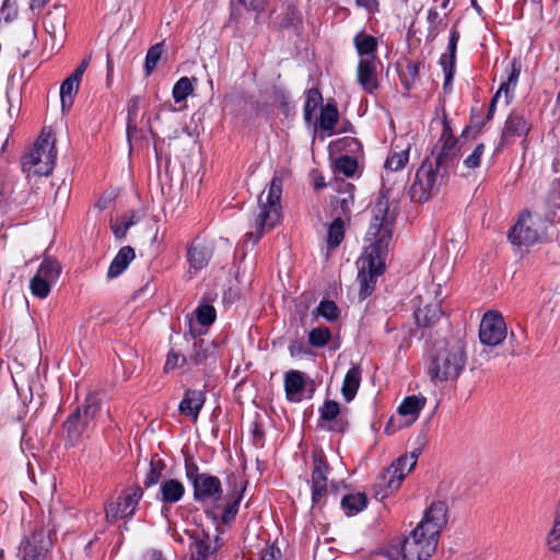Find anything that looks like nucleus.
Listing matches in <instances>:
<instances>
[{"label": "nucleus", "instance_id": "1", "mask_svg": "<svg viewBox=\"0 0 560 560\" xmlns=\"http://www.w3.org/2000/svg\"><path fill=\"white\" fill-rule=\"evenodd\" d=\"M372 221L368 236L372 241L364 250L362 267L358 273L359 298L365 300L375 289L376 279L385 270V260L393 237L395 217L389 212L388 200L381 197L372 208Z\"/></svg>", "mask_w": 560, "mask_h": 560}, {"label": "nucleus", "instance_id": "2", "mask_svg": "<svg viewBox=\"0 0 560 560\" xmlns=\"http://www.w3.org/2000/svg\"><path fill=\"white\" fill-rule=\"evenodd\" d=\"M282 186V179L275 176L269 184L267 195L265 196V191H262L258 197V213L254 221L255 231H249L245 235L254 244L280 221Z\"/></svg>", "mask_w": 560, "mask_h": 560}, {"label": "nucleus", "instance_id": "3", "mask_svg": "<svg viewBox=\"0 0 560 560\" xmlns=\"http://www.w3.org/2000/svg\"><path fill=\"white\" fill-rule=\"evenodd\" d=\"M436 546L438 540L416 527L407 537L393 540L383 553L387 560H429Z\"/></svg>", "mask_w": 560, "mask_h": 560}, {"label": "nucleus", "instance_id": "4", "mask_svg": "<svg viewBox=\"0 0 560 560\" xmlns=\"http://www.w3.org/2000/svg\"><path fill=\"white\" fill-rule=\"evenodd\" d=\"M466 364V353L459 342H447L436 350L432 358L428 374L435 385L455 381L464 370Z\"/></svg>", "mask_w": 560, "mask_h": 560}, {"label": "nucleus", "instance_id": "5", "mask_svg": "<svg viewBox=\"0 0 560 560\" xmlns=\"http://www.w3.org/2000/svg\"><path fill=\"white\" fill-rule=\"evenodd\" d=\"M185 474L194 490V499L200 503H212L214 508H221L223 489L221 480L208 472H200L192 457L185 458Z\"/></svg>", "mask_w": 560, "mask_h": 560}, {"label": "nucleus", "instance_id": "6", "mask_svg": "<svg viewBox=\"0 0 560 560\" xmlns=\"http://www.w3.org/2000/svg\"><path fill=\"white\" fill-rule=\"evenodd\" d=\"M56 155L54 135L43 131L33 150L22 159V167L28 175L48 176L54 171Z\"/></svg>", "mask_w": 560, "mask_h": 560}, {"label": "nucleus", "instance_id": "7", "mask_svg": "<svg viewBox=\"0 0 560 560\" xmlns=\"http://www.w3.org/2000/svg\"><path fill=\"white\" fill-rule=\"evenodd\" d=\"M416 464L417 455L415 453L398 457L381 474L377 482L374 485L375 497L385 499L397 491L405 477L413 469Z\"/></svg>", "mask_w": 560, "mask_h": 560}, {"label": "nucleus", "instance_id": "8", "mask_svg": "<svg viewBox=\"0 0 560 560\" xmlns=\"http://www.w3.org/2000/svg\"><path fill=\"white\" fill-rule=\"evenodd\" d=\"M444 175L433 166V162L425 159L417 170L415 180L410 186V199L413 202H427L439 191Z\"/></svg>", "mask_w": 560, "mask_h": 560}, {"label": "nucleus", "instance_id": "9", "mask_svg": "<svg viewBox=\"0 0 560 560\" xmlns=\"http://www.w3.org/2000/svg\"><path fill=\"white\" fill-rule=\"evenodd\" d=\"M100 411V405L94 396H89L84 402L72 412L63 423L66 438L71 446L78 445L90 422Z\"/></svg>", "mask_w": 560, "mask_h": 560}, {"label": "nucleus", "instance_id": "10", "mask_svg": "<svg viewBox=\"0 0 560 560\" xmlns=\"http://www.w3.org/2000/svg\"><path fill=\"white\" fill-rule=\"evenodd\" d=\"M546 234L545 220L524 211L509 233L510 242L515 246H530L542 240Z\"/></svg>", "mask_w": 560, "mask_h": 560}, {"label": "nucleus", "instance_id": "11", "mask_svg": "<svg viewBox=\"0 0 560 560\" xmlns=\"http://www.w3.org/2000/svg\"><path fill=\"white\" fill-rule=\"evenodd\" d=\"M431 124L442 126L441 137L435 145L436 156L433 166L443 174H446L448 167L457 158L459 151L458 141L452 133V128L444 110L442 112V117L434 118Z\"/></svg>", "mask_w": 560, "mask_h": 560}, {"label": "nucleus", "instance_id": "12", "mask_svg": "<svg viewBox=\"0 0 560 560\" xmlns=\"http://www.w3.org/2000/svg\"><path fill=\"white\" fill-rule=\"evenodd\" d=\"M450 509L445 501H433L425 510L423 518L416 526L439 541V537L448 522Z\"/></svg>", "mask_w": 560, "mask_h": 560}, {"label": "nucleus", "instance_id": "13", "mask_svg": "<svg viewBox=\"0 0 560 560\" xmlns=\"http://www.w3.org/2000/svg\"><path fill=\"white\" fill-rule=\"evenodd\" d=\"M508 328L503 316L497 311L485 313L479 325V339L482 345L495 347L506 338Z\"/></svg>", "mask_w": 560, "mask_h": 560}, {"label": "nucleus", "instance_id": "14", "mask_svg": "<svg viewBox=\"0 0 560 560\" xmlns=\"http://www.w3.org/2000/svg\"><path fill=\"white\" fill-rule=\"evenodd\" d=\"M142 495L143 491L139 486L124 491L116 501H112L106 505L105 512L107 522L113 523L117 520L131 517Z\"/></svg>", "mask_w": 560, "mask_h": 560}, {"label": "nucleus", "instance_id": "15", "mask_svg": "<svg viewBox=\"0 0 560 560\" xmlns=\"http://www.w3.org/2000/svg\"><path fill=\"white\" fill-rule=\"evenodd\" d=\"M51 547L50 534L44 528L35 529L22 542L23 560H46Z\"/></svg>", "mask_w": 560, "mask_h": 560}, {"label": "nucleus", "instance_id": "16", "mask_svg": "<svg viewBox=\"0 0 560 560\" xmlns=\"http://www.w3.org/2000/svg\"><path fill=\"white\" fill-rule=\"evenodd\" d=\"M329 465L322 453L313 455V468L311 475L312 502L319 504L327 495V482Z\"/></svg>", "mask_w": 560, "mask_h": 560}, {"label": "nucleus", "instance_id": "17", "mask_svg": "<svg viewBox=\"0 0 560 560\" xmlns=\"http://www.w3.org/2000/svg\"><path fill=\"white\" fill-rule=\"evenodd\" d=\"M232 490L225 495V504L222 508L220 520L223 524H229L235 520L240 503L243 500L245 492V485L243 481H238L235 476L230 479Z\"/></svg>", "mask_w": 560, "mask_h": 560}, {"label": "nucleus", "instance_id": "18", "mask_svg": "<svg viewBox=\"0 0 560 560\" xmlns=\"http://www.w3.org/2000/svg\"><path fill=\"white\" fill-rule=\"evenodd\" d=\"M459 40V32L456 27L451 30V35L447 45V52L443 54L440 58V65L444 72V92L448 93L451 91V83L455 73V63H456V49L457 43Z\"/></svg>", "mask_w": 560, "mask_h": 560}, {"label": "nucleus", "instance_id": "19", "mask_svg": "<svg viewBox=\"0 0 560 560\" xmlns=\"http://www.w3.org/2000/svg\"><path fill=\"white\" fill-rule=\"evenodd\" d=\"M377 65V58H363L359 60L357 79L366 93H373L378 89Z\"/></svg>", "mask_w": 560, "mask_h": 560}, {"label": "nucleus", "instance_id": "20", "mask_svg": "<svg viewBox=\"0 0 560 560\" xmlns=\"http://www.w3.org/2000/svg\"><path fill=\"white\" fill-rule=\"evenodd\" d=\"M530 129L532 124L528 117L522 112L513 110L505 120L501 138L503 141H508L513 137H526Z\"/></svg>", "mask_w": 560, "mask_h": 560}, {"label": "nucleus", "instance_id": "21", "mask_svg": "<svg viewBox=\"0 0 560 560\" xmlns=\"http://www.w3.org/2000/svg\"><path fill=\"white\" fill-rule=\"evenodd\" d=\"M213 254L211 243L195 241L187 248V260L190 269L201 270L208 266Z\"/></svg>", "mask_w": 560, "mask_h": 560}, {"label": "nucleus", "instance_id": "22", "mask_svg": "<svg viewBox=\"0 0 560 560\" xmlns=\"http://www.w3.org/2000/svg\"><path fill=\"white\" fill-rule=\"evenodd\" d=\"M205 401L206 395L203 390L187 389L179 402L178 410L182 415L189 417L196 422Z\"/></svg>", "mask_w": 560, "mask_h": 560}, {"label": "nucleus", "instance_id": "23", "mask_svg": "<svg viewBox=\"0 0 560 560\" xmlns=\"http://www.w3.org/2000/svg\"><path fill=\"white\" fill-rule=\"evenodd\" d=\"M427 398L424 396H407L398 407V413L407 417L406 424H412L418 418L420 411L425 407Z\"/></svg>", "mask_w": 560, "mask_h": 560}, {"label": "nucleus", "instance_id": "24", "mask_svg": "<svg viewBox=\"0 0 560 560\" xmlns=\"http://www.w3.org/2000/svg\"><path fill=\"white\" fill-rule=\"evenodd\" d=\"M190 539L191 560H208L214 552L210 545V537L205 532L191 534Z\"/></svg>", "mask_w": 560, "mask_h": 560}, {"label": "nucleus", "instance_id": "25", "mask_svg": "<svg viewBox=\"0 0 560 560\" xmlns=\"http://www.w3.org/2000/svg\"><path fill=\"white\" fill-rule=\"evenodd\" d=\"M305 382L303 373L296 370L287 372L284 376V390L290 401H300Z\"/></svg>", "mask_w": 560, "mask_h": 560}, {"label": "nucleus", "instance_id": "26", "mask_svg": "<svg viewBox=\"0 0 560 560\" xmlns=\"http://www.w3.org/2000/svg\"><path fill=\"white\" fill-rule=\"evenodd\" d=\"M135 257V249L131 246L121 247L109 265L107 277L113 279L121 275Z\"/></svg>", "mask_w": 560, "mask_h": 560}, {"label": "nucleus", "instance_id": "27", "mask_svg": "<svg viewBox=\"0 0 560 560\" xmlns=\"http://www.w3.org/2000/svg\"><path fill=\"white\" fill-rule=\"evenodd\" d=\"M160 494L163 503L173 504L182 500L185 494V487L177 479H168L161 483Z\"/></svg>", "mask_w": 560, "mask_h": 560}, {"label": "nucleus", "instance_id": "28", "mask_svg": "<svg viewBox=\"0 0 560 560\" xmlns=\"http://www.w3.org/2000/svg\"><path fill=\"white\" fill-rule=\"evenodd\" d=\"M361 384V369L353 365L347 372L341 387V394L347 402H350L357 395Z\"/></svg>", "mask_w": 560, "mask_h": 560}, {"label": "nucleus", "instance_id": "29", "mask_svg": "<svg viewBox=\"0 0 560 560\" xmlns=\"http://www.w3.org/2000/svg\"><path fill=\"white\" fill-rule=\"evenodd\" d=\"M443 315L440 303H430L415 313L417 324L423 327H431L436 324Z\"/></svg>", "mask_w": 560, "mask_h": 560}, {"label": "nucleus", "instance_id": "30", "mask_svg": "<svg viewBox=\"0 0 560 560\" xmlns=\"http://www.w3.org/2000/svg\"><path fill=\"white\" fill-rule=\"evenodd\" d=\"M353 42L360 59L377 58L375 56L377 50V39L374 36L365 33H359L354 36Z\"/></svg>", "mask_w": 560, "mask_h": 560}, {"label": "nucleus", "instance_id": "31", "mask_svg": "<svg viewBox=\"0 0 560 560\" xmlns=\"http://www.w3.org/2000/svg\"><path fill=\"white\" fill-rule=\"evenodd\" d=\"M337 190L341 194H343L342 197L338 196L335 198V203L338 206L341 210V213L343 215H347L351 211V207L353 206L354 196L353 190L354 186L348 182L340 180L336 182Z\"/></svg>", "mask_w": 560, "mask_h": 560}, {"label": "nucleus", "instance_id": "32", "mask_svg": "<svg viewBox=\"0 0 560 560\" xmlns=\"http://www.w3.org/2000/svg\"><path fill=\"white\" fill-rule=\"evenodd\" d=\"M420 66L421 62L409 60L407 61L405 68L398 69L400 82L406 91L411 90L416 82L419 80Z\"/></svg>", "mask_w": 560, "mask_h": 560}, {"label": "nucleus", "instance_id": "33", "mask_svg": "<svg viewBox=\"0 0 560 560\" xmlns=\"http://www.w3.org/2000/svg\"><path fill=\"white\" fill-rule=\"evenodd\" d=\"M60 272L61 267L57 260L45 258L39 265L36 276L52 284L58 280Z\"/></svg>", "mask_w": 560, "mask_h": 560}, {"label": "nucleus", "instance_id": "34", "mask_svg": "<svg viewBox=\"0 0 560 560\" xmlns=\"http://www.w3.org/2000/svg\"><path fill=\"white\" fill-rule=\"evenodd\" d=\"M366 495L361 492L347 494L341 500V506L348 515H353L361 512L366 506Z\"/></svg>", "mask_w": 560, "mask_h": 560}, {"label": "nucleus", "instance_id": "35", "mask_svg": "<svg viewBox=\"0 0 560 560\" xmlns=\"http://www.w3.org/2000/svg\"><path fill=\"white\" fill-rule=\"evenodd\" d=\"M345 237V222L338 217L328 226L327 232V247L328 249L337 248Z\"/></svg>", "mask_w": 560, "mask_h": 560}, {"label": "nucleus", "instance_id": "36", "mask_svg": "<svg viewBox=\"0 0 560 560\" xmlns=\"http://www.w3.org/2000/svg\"><path fill=\"white\" fill-rule=\"evenodd\" d=\"M427 22L429 24L427 38L432 42L446 27V22L435 8L428 11Z\"/></svg>", "mask_w": 560, "mask_h": 560}, {"label": "nucleus", "instance_id": "37", "mask_svg": "<svg viewBox=\"0 0 560 560\" xmlns=\"http://www.w3.org/2000/svg\"><path fill=\"white\" fill-rule=\"evenodd\" d=\"M164 469V462L161 458H158L156 455H154L151 458L149 470L147 471L145 477L143 479V486L145 488L155 486L160 481Z\"/></svg>", "mask_w": 560, "mask_h": 560}, {"label": "nucleus", "instance_id": "38", "mask_svg": "<svg viewBox=\"0 0 560 560\" xmlns=\"http://www.w3.org/2000/svg\"><path fill=\"white\" fill-rule=\"evenodd\" d=\"M339 114L335 105H325L318 118V127L322 130L331 131L338 121Z\"/></svg>", "mask_w": 560, "mask_h": 560}, {"label": "nucleus", "instance_id": "39", "mask_svg": "<svg viewBox=\"0 0 560 560\" xmlns=\"http://www.w3.org/2000/svg\"><path fill=\"white\" fill-rule=\"evenodd\" d=\"M79 83L73 80L66 79L60 86V100L62 109H70L73 105V98L79 91Z\"/></svg>", "mask_w": 560, "mask_h": 560}, {"label": "nucleus", "instance_id": "40", "mask_svg": "<svg viewBox=\"0 0 560 560\" xmlns=\"http://www.w3.org/2000/svg\"><path fill=\"white\" fill-rule=\"evenodd\" d=\"M409 150L410 145L408 144L405 149H401L400 151H394L386 159L385 167L393 172L402 170L409 161Z\"/></svg>", "mask_w": 560, "mask_h": 560}, {"label": "nucleus", "instance_id": "41", "mask_svg": "<svg viewBox=\"0 0 560 560\" xmlns=\"http://www.w3.org/2000/svg\"><path fill=\"white\" fill-rule=\"evenodd\" d=\"M135 222V213H126L120 218L116 219L115 221H112L110 229L115 237L121 240L126 236L129 228L132 226Z\"/></svg>", "mask_w": 560, "mask_h": 560}, {"label": "nucleus", "instance_id": "42", "mask_svg": "<svg viewBox=\"0 0 560 560\" xmlns=\"http://www.w3.org/2000/svg\"><path fill=\"white\" fill-rule=\"evenodd\" d=\"M323 97L317 89H310L306 92V100L304 104V119L310 122L313 118V114L322 103Z\"/></svg>", "mask_w": 560, "mask_h": 560}, {"label": "nucleus", "instance_id": "43", "mask_svg": "<svg viewBox=\"0 0 560 560\" xmlns=\"http://www.w3.org/2000/svg\"><path fill=\"white\" fill-rule=\"evenodd\" d=\"M331 339V331L327 327H316L308 332V342L311 346L322 348Z\"/></svg>", "mask_w": 560, "mask_h": 560}, {"label": "nucleus", "instance_id": "44", "mask_svg": "<svg viewBox=\"0 0 560 560\" xmlns=\"http://www.w3.org/2000/svg\"><path fill=\"white\" fill-rule=\"evenodd\" d=\"M315 316H322L328 322H334L339 316V308L334 301L323 300L314 311Z\"/></svg>", "mask_w": 560, "mask_h": 560}, {"label": "nucleus", "instance_id": "45", "mask_svg": "<svg viewBox=\"0 0 560 560\" xmlns=\"http://www.w3.org/2000/svg\"><path fill=\"white\" fill-rule=\"evenodd\" d=\"M162 54H163V44L162 43H158V44L151 46L149 48V50L147 51L144 68H145V72L148 75L151 74L154 71V69L156 68V66L162 57Z\"/></svg>", "mask_w": 560, "mask_h": 560}, {"label": "nucleus", "instance_id": "46", "mask_svg": "<svg viewBox=\"0 0 560 560\" xmlns=\"http://www.w3.org/2000/svg\"><path fill=\"white\" fill-rule=\"evenodd\" d=\"M335 168L338 173H341L347 177H351L358 170V162L354 158L341 155L336 160Z\"/></svg>", "mask_w": 560, "mask_h": 560}, {"label": "nucleus", "instance_id": "47", "mask_svg": "<svg viewBox=\"0 0 560 560\" xmlns=\"http://www.w3.org/2000/svg\"><path fill=\"white\" fill-rule=\"evenodd\" d=\"M194 88L191 80L187 77L180 78L173 88V98L176 103H179L187 98L191 94Z\"/></svg>", "mask_w": 560, "mask_h": 560}, {"label": "nucleus", "instance_id": "48", "mask_svg": "<svg viewBox=\"0 0 560 560\" xmlns=\"http://www.w3.org/2000/svg\"><path fill=\"white\" fill-rule=\"evenodd\" d=\"M520 73H521V65L516 60H513L511 63V73H510L508 80L505 82H503L498 90V92H500L501 94H502V92H504L505 97H506V103H510V100H509L510 86L516 85Z\"/></svg>", "mask_w": 560, "mask_h": 560}, {"label": "nucleus", "instance_id": "49", "mask_svg": "<svg viewBox=\"0 0 560 560\" xmlns=\"http://www.w3.org/2000/svg\"><path fill=\"white\" fill-rule=\"evenodd\" d=\"M547 544L551 551H560V506L556 513L553 526L549 532Z\"/></svg>", "mask_w": 560, "mask_h": 560}, {"label": "nucleus", "instance_id": "50", "mask_svg": "<svg viewBox=\"0 0 560 560\" xmlns=\"http://www.w3.org/2000/svg\"><path fill=\"white\" fill-rule=\"evenodd\" d=\"M50 287H51V283L39 278L36 275L32 278V280L30 282V288H31L32 294L39 299H45L46 296H48V294L50 292Z\"/></svg>", "mask_w": 560, "mask_h": 560}, {"label": "nucleus", "instance_id": "51", "mask_svg": "<svg viewBox=\"0 0 560 560\" xmlns=\"http://www.w3.org/2000/svg\"><path fill=\"white\" fill-rule=\"evenodd\" d=\"M196 316L202 326H209L215 320V310L209 304L200 305L196 310Z\"/></svg>", "mask_w": 560, "mask_h": 560}, {"label": "nucleus", "instance_id": "52", "mask_svg": "<svg viewBox=\"0 0 560 560\" xmlns=\"http://www.w3.org/2000/svg\"><path fill=\"white\" fill-rule=\"evenodd\" d=\"M139 101L138 98H132L128 104V124H127V135L130 139L137 132V124L136 117L138 113Z\"/></svg>", "mask_w": 560, "mask_h": 560}, {"label": "nucleus", "instance_id": "53", "mask_svg": "<svg viewBox=\"0 0 560 560\" xmlns=\"http://www.w3.org/2000/svg\"><path fill=\"white\" fill-rule=\"evenodd\" d=\"M340 412L339 404L335 400H326L319 409L320 420L331 421L337 418Z\"/></svg>", "mask_w": 560, "mask_h": 560}, {"label": "nucleus", "instance_id": "54", "mask_svg": "<svg viewBox=\"0 0 560 560\" xmlns=\"http://www.w3.org/2000/svg\"><path fill=\"white\" fill-rule=\"evenodd\" d=\"M45 28L50 32H55L57 28L62 30L65 27V18L61 13H47L44 18Z\"/></svg>", "mask_w": 560, "mask_h": 560}, {"label": "nucleus", "instance_id": "55", "mask_svg": "<svg viewBox=\"0 0 560 560\" xmlns=\"http://www.w3.org/2000/svg\"><path fill=\"white\" fill-rule=\"evenodd\" d=\"M485 152V144L483 143H479L475 149L474 151L471 152V154H469L465 160H464V165L467 167V168H471V170H475L477 168L479 165H480V160H481V156Z\"/></svg>", "mask_w": 560, "mask_h": 560}, {"label": "nucleus", "instance_id": "56", "mask_svg": "<svg viewBox=\"0 0 560 560\" xmlns=\"http://www.w3.org/2000/svg\"><path fill=\"white\" fill-rule=\"evenodd\" d=\"M185 362H187L186 357L180 355L179 353L175 352L174 350H171L167 354L164 370L165 371L174 370L175 368L183 365Z\"/></svg>", "mask_w": 560, "mask_h": 560}, {"label": "nucleus", "instance_id": "57", "mask_svg": "<svg viewBox=\"0 0 560 560\" xmlns=\"http://www.w3.org/2000/svg\"><path fill=\"white\" fill-rule=\"evenodd\" d=\"M207 358L206 351L202 349V341H195L194 342V351L189 355V361L194 364H200L203 362Z\"/></svg>", "mask_w": 560, "mask_h": 560}, {"label": "nucleus", "instance_id": "58", "mask_svg": "<svg viewBox=\"0 0 560 560\" xmlns=\"http://www.w3.org/2000/svg\"><path fill=\"white\" fill-rule=\"evenodd\" d=\"M89 66V59L82 60V62L78 66V68L73 71V73L68 77V79L73 80L74 82L79 83L81 82V79Z\"/></svg>", "mask_w": 560, "mask_h": 560}, {"label": "nucleus", "instance_id": "59", "mask_svg": "<svg viewBox=\"0 0 560 560\" xmlns=\"http://www.w3.org/2000/svg\"><path fill=\"white\" fill-rule=\"evenodd\" d=\"M355 3L357 5L364 8L370 13L378 11V0H355Z\"/></svg>", "mask_w": 560, "mask_h": 560}, {"label": "nucleus", "instance_id": "60", "mask_svg": "<svg viewBox=\"0 0 560 560\" xmlns=\"http://www.w3.org/2000/svg\"><path fill=\"white\" fill-rule=\"evenodd\" d=\"M500 96H501V93L497 91V93L492 97L491 103L489 105V109H488V113L486 116L487 121L492 119L494 112H495V106H497V103H498V100L500 98Z\"/></svg>", "mask_w": 560, "mask_h": 560}, {"label": "nucleus", "instance_id": "61", "mask_svg": "<svg viewBox=\"0 0 560 560\" xmlns=\"http://www.w3.org/2000/svg\"><path fill=\"white\" fill-rule=\"evenodd\" d=\"M550 198H552V199L560 198V176L556 177L551 182Z\"/></svg>", "mask_w": 560, "mask_h": 560}, {"label": "nucleus", "instance_id": "62", "mask_svg": "<svg viewBox=\"0 0 560 560\" xmlns=\"http://www.w3.org/2000/svg\"><path fill=\"white\" fill-rule=\"evenodd\" d=\"M244 7L252 9V10H259L264 0H238Z\"/></svg>", "mask_w": 560, "mask_h": 560}, {"label": "nucleus", "instance_id": "63", "mask_svg": "<svg viewBox=\"0 0 560 560\" xmlns=\"http://www.w3.org/2000/svg\"><path fill=\"white\" fill-rule=\"evenodd\" d=\"M9 192L0 180V209H3L7 205Z\"/></svg>", "mask_w": 560, "mask_h": 560}, {"label": "nucleus", "instance_id": "64", "mask_svg": "<svg viewBox=\"0 0 560 560\" xmlns=\"http://www.w3.org/2000/svg\"><path fill=\"white\" fill-rule=\"evenodd\" d=\"M145 560H163L162 552L159 550H151L147 553Z\"/></svg>", "mask_w": 560, "mask_h": 560}]
</instances>
